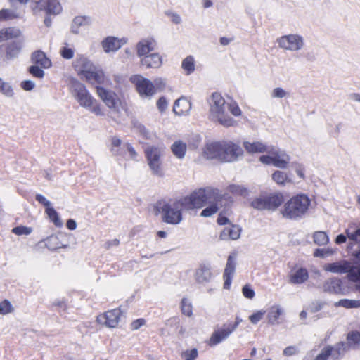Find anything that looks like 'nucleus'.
Here are the masks:
<instances>
[{
	"mask_svg": "<svg viewBox=\"0 0 360 360\" xmlns=\"http://www.w3.org/2000/svg\"><path fill=\"white\" fill-rule=\"evenodd\" d=\"M208 103L210 118L212 121L226 127L237 125V122L229 115L230 112L235 117L241 115L242 111L236 102H226L221 94L214 92L208 98Z\"/></svg>",
	"mask_w": 360,
	"mask_h": 360,
	"instance_id": "f257e3e1",
	"label": "nucleus"
},
{
	"mask_svg": "<svg viewBox=\"0 0 360 360\" xmlns=\"http://www.w3.org/2000/svg\"><path fill=\"white\" fill-rule=\"evenodd\" d=\"M311 205V200L305 194H298L287 200L279 213L283 218L288 220H299L307 213Z\"/></svg>",
	"mask_w": 360,
	"mask_h": 360,
	"instance_id": "f03ea898",
	"label": "nucleus"
},
{
	"mask_svg": "<svg viewBox=\"0 0 360 360\" xmlns=\"http://www.w3.org/2000/svg\"><path fill=\"white\" fill-rule=\"evenodd\" d=\"M70 89L72 96L81 107L97 116L104 115L101 104L90 94L84 84L75 79H71Z\"/></svg>",
	"mask_w": 360,
	"mask_h": 360,
	"instance_id": "7ed1b4c3",
	"label": "nucleus"
},
{
	"mask_svg": "<svg viewBox=\"0 0 360 360\" xmlns=\"http://www.w3.org/2000/svg\"><path fill=\"white\" fill-rule=\"evenodd\" d=\"M156 208L158 212L163 213V221L171 224H179L182 221V211L189 210L184 197L169 202H158Z\"/></svg>",
	"mask_w": 360,
	"mask_h": 360,
	"instance_id": "20e7f679",
	"label": "nucleus"
},
{
	"mask_svg": "<svg viewBox=\"0 0 360 360\" xmlns=\"http://www.w3.org/2000/svg\"><path fill=\"white\" fill-rule=\"evenodd\" d=\"M223 194L217 188L212 187L201 188L194 191L190 195L184 197L187 208L192 210L200 208L213 200L217 202L221 201Z\"/></svg>",
	"mask_w": 360,
	"mask_h": 360,
	"instance_id": "39448f33",
	"label": "nucleus"
},
{
	"mask_svg": "<svg viewBox=\"0 0 360 360\" xmlns=\"http://www.w3.org/2000/svg\"><path fill=\"white\" fill-rule=\"evenodd\" d=\"M352 265L347 260H340L333 263H326L323 266L326 271L333 274H343L347 273V278L349 281L356 283V288L360 291V266Z\"/></svg>",
	"mask_w": 360,
	"mask_h": 360,
	"instance_id": "423d86ee",
	"label": "nucleus"
},
{
	"mask_svg": "<svg viewBox=\"0 0 360 360\" xmlns=\"http://www.w3.org/2000/svg\"><path fill=\"white\" fill-rule=\"evenodd\" d=\"M164 148L149 146L145 150L148 165L155 175L162 176L163 175L162 157Z\"/></svg>",
	"mask_w": 360,
	"mask_h": 360,
	"instance_id": "0eeeda50",
	"label": "nucleus"
},
{
	"mask_svg": "<svg viewBox=\"0 0 360 360\" xmlns=\"http://www.w3.org/2000/svg\"><path fill=\"white\" fill-rule=\"evenodd\" d=\"M32 9L35 13L43 11L46 16L44 22H46L48 18L60 15L63 6L59 0H38L34 2Z\"/></svg>",
	"mask_w": 360,
	"mask_h": 360,
	"instance_id": "6e6552de",
	"label": "nucleus"
},
{
	"mask_svg": "<svg viewBox=\"0 0 360 360\" xmlns=\"http://www.w3.org/2000/svg\"><path fill=\"white\" fill-rule=\"evenodd\" d=\"M221 162L230 163L237 161L243 155L242 148L230 140L221 141Z\"/></svg>",
	"mask_w": 360,
	"mask_h": 360,
	"instance_id": "1a4fd4ad",
	"label": "nucleus"
},
{
	"mask_svg": "<svg viewBox=\"0 0 360 360\" xmlns=\"http://www.w3.org/2000/svg\"><path fill=\"white\" fill-rule=\"evenodd\" d=\"M129 80L135 86L139 96L143 98H150L156 93L153 83L141 75H134Z\"/></svg>",
	"mask_w": 360,
	"mask_h": 360,
	"instance_id": "9d476101",
	"label": "nucleus"
},
{
	"mask_svg": "<svg viewBox=\"0 0 360 360\" xmlns=\"http://www.w3.org/2000/svg\"><path fill=\"white\" fill-rule=\"evenodd\" d=\"M122 314L123 311L120 307L108 310L100 314L96 317V322L108 328H116L118 327Z\"/></svg>",
	"mask_w": 360,
	"mask_h": 360,
	"instance_id": "9b49d317",
	"label": "nucleus"
},
{
	"mask_svg": "<svg viewBox=\"0 0 360 360\" xmlns=\"http://www.w3.org/2000/svg\"><path fill=\"white\" fill-rule=\"evenodd\" d=\"M278 46L284 50L297 51L304 46V40L302 36L290 34L281 37L277 39Z\"/></svg>",
	"mask_w": 360,
	"mask_h": 360,
	"instance_id": "f8f14e48",
	"label": "nucleus"
},
{
	"mask_svg": "<svg viewBox=\"0 0 360 360\" xmlns=\"http://www.w3.org/2000/svg\"><path fill=\"white\" fill-rule=\"evenodd\" d=\"M221 141H208L201 149L200 157L206 160H217L221 162Z\"/></svg>",
	"mask_w": 360,
	"mask_h": 360,
	"instance_id": "ddd939ff",
	"label": "nucleus"
},
{
	"mask_svg": "<svg viewBox=\"0 0 360 360\" xmlns=\"http://www.w3.org/2000/svg\"><path fill=\"white\" fill-rule=\"evenodd\" d=\"M97 94L108 108L112 111L117 112L121 105V101L117 95L103 87H97Z\"/></svg>",
	"mask_w": 360,
	"mask_h": 360,
	"instance_id": "4468645a",
	"label": "nucleus"
},
{
	"mask_svg": "<svg viewBox=\"0 0 360 360\" xmlns=\"http://www.w3.org/2000/svg\"><path fill=\"white\" fill-rule=\"evenodd\" d=\"M322 289L326 292L335 295H346L349 292V288L342 285L340 278L335 277L326 280L323 284Z\"/></svg>",
	"mask_w": 360,
	"mask_h": 360,
	"instance_id": "2eb2a0df",
	"label": "nucleus"
},
{
	"mask_svg": "<svg viewBox=\"0 0 360 360\" xmlns=\"http://www.w3.org/2000/svg\"><path fill=\"white\" fill-rule=\"evenodd\" d=\"M82 79H86L91 84H102L105 85H110V81L106 78L101 70H82L80 72Z\"/></svg>",
	"mask_w": 360,
	"mask_h": 360,
	"instance_id": "dca6fc26",
	"label": "nucleus"
},
{
	"mask_svg": "<svg viewBox=\"0 0 360 360\" xmlns=\"http://www.w3.org/2000/svg\"><path fill=\"white\" fill-rule=\"evenodd\" d=\"M127 43V39L125 37L117 38L110 36L102 41L101 46L105 53H110L116 52Z\"/></svg>",
	"mask_w": 360,
	"mask_h": 360,
	"instance_id": "f3484780",
	"label": "nucleus"
},
{
	"mask_svg": "<svg viewBox=\"0 0 360 360\" xmlns=\"http://www.w3.org/2000/svg\"><path fill=\"white\" fill-rule=\"evenodd\" d=\"M234 330L229 325H224L222 328L215 330L210 338L209 345L211 346L220 343L226 339Z\"/></svg>",
	"mask_w": 360,
	"mask_h": 360,
	"instance_id": "a211bd4d",
	"label": "nucleus"
},
{
	"mask_svg": "<svg viewBox=\"0 0 360 360\" xmlns=\"http://www.w3.org/2000/svg\"><path fill=\"white\" fill-rule=\"evenodd\" d=\"M284 309L280 304H274L268 308L266 322L270 326L280 324V316L283 314Z\"/></svg>",
	"mask_w": 360,
	"mask_h": 360,
	"instance_id": "6ab92c4d",
	"label": "nucleus"
},
{
	"mask_svg": "<svg viewBox=\"0 0 360 360\" xmlns=\"http://www.w3.org/2000/svg\"><path fill=\"white\" fill-rule=\"evenodd\" d=\"M194 278L195 281L200 284L210 282L212 278L210 267L205 264L200 265L195 271Z\"/></svg>",
	"mask_w": 360,
	"mask_h": 360,
	"instance_id": "aec40b11",
	"label": "nucleus"
},
{
	"mask_svg": "<svg viewBox=\"0 0 360 360\" xmlns=\"http://www.w3.org/2000/svg\"><path fill=\"white\" fill-rule=\"evenodd\" d=\"M274 166L281 169H286L290 162V156L285 151L276 150L273 152Z\"/></svg>",
	"mask_w": 360,
	"mask_h": 360,
	"instance_id": "412c9836",
	"label": "nucleus"
},
{
	"mask_svg": "<svg viewBox=\"0 0 360 360\" xmlns=\"http://www.w3.org/2000/svg\"><path fill=\"white\" fill-rule=\"evenodd\" d=\"M155 41L152 39H145L140 41L136 45L137 55L139 56H147L148 53L155 49Z\"/></svg>",
	"mask_w": 360,
	"mask_h": 360,
	"instance_id": "4be33fe9",
	"label": "nucleus"
},
{
	"mask_svg": "<svg viewBox=\"0 0 360 360\" xmlns=\"http://www.w3.org/2000/svg\"><path fill=\"white\" fill-rule=\"evenodd\" d=\"M236 268L235 257L230 255L228 257L227 263L224 273V278L225 279L224 288L229 289L231 285V279L233 276Z\"/></svg>",
	"mask_w": 360,
	"mask_h": 360,
	"instance_id": "5701e85b",
	"label": "nucleus"
},
{
	"mask_svg": "<svg viewBox=\"0 0 360 360\" xmlns=\"http://www.w3.org/2000/svg\"><path fill=\"white\" fill-rule=\"evenodd\" d=\"M345 233L352 243H360V223H349L345 229Z\"/></svg>",
	"mask_w": 360,
	"mask_h": 360,
	"instance_id": "b1692460",
	"label": "nucleus"
},
{
	"mask_svg": "<svg viewBox=\"0 0 360 360\" xmlns=\"http://www.w3.org/2000/svg\"><path fill=\"white\" fill-rule=\"evenodd\" d=\"M240 228L236 225H229L225 227L220 233L221 240H236L240 236Z\"/></svg>",
	"mask_w": 360,
	"mask_h": 360,
	"instance_id": "393cba45",
	"label": "nucleus"
},
{
	"mask_svg": "<svg viewBox=\"0 0 360 360\" xmlns=\"http://www.w3.org/2000/svg\"><path fill=\"white\" fill-rule=\"evenodd\" d=\"M191 108V103L185 98L177 99L174 105L173 111L177 115H187Z\"/></svg>",
	"mask_w": 360,
	"mask_h": 360,
	"instance_id": "a878e982",
	"label": "nucleus"
},
{
	"mask_svg": "<svg viewBox=\"0 0 360 360\" xmlns=\"http://www.w3.org/2000/svg\"><path fill=\"white\" fill-rule=\"evenodd\" d=\"M308 271L306 269L299 268L291 271L289 282L292 284H301L308 279Z\"/></svg>",
	"mask_w": 360,
	"mask_h": 360,
	"instance_id": "bb28decb",
	"label": "nucleus"
},
{
	"mask_svg": "<svg viewBox=\"0 0 360 360\" xmlns=\"http://www.w3.org/2000/svg\"><path fill=\"white\" fill-rule=\"evenodd\" d=\"M170 149L177 159L182 160L187 151V144L181 140H176L171 145Z\"/></svg>",
	"mask_w": 360,
	"mask_h": 360,
	"instance_id": "cd10ccee",
	"label": "nucleus"
},
{
	"mask_svg": "<svg viewBox=\"0 0 360 360\" xmlns=\"http://www.w3.org/2000/svg\"><path fill=\"white\" fill-rule=\"evenodd\" d=\"M243 147L248 153H264L267 146L262 141H245Z\"/></svg>",
	"mask_w": 360,
	"mask_h": 360,
	"instance_id": "c85d7f7f",
	"label": "nucleus"
},
{
	"mask_svg": "<svg viewBox=\"0 0 360 360\" xmlns=\"http://www.w3.org/2000/svg\"><path fill=\"white\" fill-rule=\"evenodd\" d=\"M266 208L268 210H276L283 202V195L281 193L266 195Z\"/></svg>",
	"mask_w": 360,
	"mask_h": 360,
	"instance_id": "c756f323",
	"label": "nucleus"
},
{
	"mask_svg": "<svg viewBox=\"0 0 360 360\" xmlns=\"http://www.w3.org/2000/svg\"><path fill=\"white\" fill-rule=\"evenodd\" d=\"M141 63L148 68H157L162 65V58L158 54L152 53L142 58Z\"/></svg>",
	"mask_w": 360,
	"mask_h": 360,
	"instance_id": "7c9ffc66",
	"label": "nucleus"
},
{
	"mask_svg": "<svg viewBox=\"0 0 360 360\" xmlns=\"http://www.w3.org/2000/svg\"><path fill=\"white\" fill-rule=\"evenodd\" d=\"M32 60L44 68H49L52 65L51 60L41 51L34 52L32 55Z\"/></svg>",
	"mask_w": 360,
	"mask_h": 360,
	"instance_id": "2f4dec72",
	"label": "nucleus"
},
{
	"mask_svg": "<svg viewBox=\"0 0 360 360\" xmlns=\"http://www.w3.org/2000/svg\"><path fill=\"white\" fill-rule=\"evenodd\" d=\"M44 243V245L51 250H55L60 248H65L68 247V245L61 244L58 236L56 235H51L44 240L40 242V243Z\"/></svg>",
	"mask_w": 360,
	"mask_h": 360,
	"instance_id": "473e14b6",
	"label": "nucleus"
},
{
	"mask_svg": "<svg viewBox=\"0 0 360 360\" xmlns=\"http://www.w3.org/2000/svg\"><path fill=\"white\" fill-rule=\"evenodd\" d=\"M271 176L273 181L278 185L285 186L288 184H292V179L284 172L276 170L272 174Z\"/></svg>",
	"mask_w": 360,
	"mask_h": 360,
	"instance_id": "72a5a7b5",
	"label": "nucleus"
},
{
	"mask_svg": "<svg viewBox=\"0 0 360 360\" xmlns=\"http://www.w3.org/2000/svg\"><path fill=\"white\" fill-rule=\"evenodd\" d=\"M20 35V31L14 27L3 29L0 31V42L18 37Z\"/></svg>",
	"mask_w": 360,
	"mask_h": 360,
	"instance_id": "f704fd0d",
	"label": "nucleus"
},
{
	"mask_svg": "<svg viewBox=\"0 0 360 360\" xmlns=\"http://www.w3.org/2000/svg\"><path fill=\"white\" fill-rule=\"evenodd\" d=\"M22 46L19 42H12L7 45L6 58L8 60L16 57L21 50Z\"/></svg>",
	"mask_w": 360,
	"mask_h": 360,
	"instance_id": "c9c22d12",
	"label": "nucleus"
},
{
	"mask_svg": "<svg viewBox=\"0 0 360 360\" xmlns=\"http://www.w3.org/2000/svg\"><path fill=\"white\" fill-rule=\"evenodd\" d=\"M349 348L347 343L343 342H339L335 347H330L332 349L330 356L334 359H338Z\"/></svg>",
	"mask_w": 360,
	"mask_h": 360,
	"instance_id": "e433bc0d",
	"label": "nucleus"
},
{
	"mask_svg": "<svg viewBox=\"0 0 360 360\" xmlns=\"http://www.w3.org/2000/svg\"><path fill=\"white\" fill-rule=\"evenodd\" d=\"M181 68L186 72V75H189L195 71V63L193 56H188L185 58L181 63Z\"/></svg>",
	"mask_w": 360,
	"mask_h": 360,
	"instance_id": "4c0bfd02",
	"label": "nucleus"
},
{
	"mask_svg": "<svg viewBox=\"0 0 360 360\" xmlns=\"http://www.w3.org/2000/svg\"><path fill=\"white\" fill-rule=\"evenodd\" d=\"M226 191L231 193L234 195H240L245 197L248 195L249 192L247 188L243 185L231 184L226 187Z\"/></svg>",
	"mask_w": 360,
	"mask_h": 360,
	"instance_id": "58836bf2",
	"label": "nucleus"
},
{
	"mask_svg": "<svg viewBox=\"0 0 360 360\" xmlns=\"http://www.w3.org/2000/svg\"><path fill=\"white\" fill-rule=\"evenodd\" d=\"M20 14L12 9H2L0 11V21H8L18 19Z\"/></svg>",
	"mask_w": 360,
	"mask_h": 360,
	"instance_id": "ea45409f",
	"label": "nucleus"
},
{
	"mask_svg": "<svg viewBox=\"0 0 360 360\" xmlns=\"http://www.w3.org/2000/svg\"><path fill=\"white\" fill-rule=\"evenodd\" d=\"M250 205L254 209L258 210H267L266 195H260L259 196L254 198Z\"/></svg>",
	"mask_w": 360,
	"mask_h": 360,
	"instance_id": "a19ab883",
	"label": "nucleus"
},
{
	"mask_svg": "<svg viewBox=\"0 0 360 360\" xmlns=\"http://www.w3.org/2000/svg\"><path fill=\"white\" fill-rule=\"evenodd\" d=\"M313 240L317 245H325L328 243L329 238L324 231H316L313 234Z\"/></svg>",
	"mask_w": 360,
	"mask_h": 360,
	"instance_id": "79ce46f5",
	"label": "nucleus"
},
{
	"mask_svg": "<svg viewBox=\"0 0 360 360\" xmlns=\"http://www.w3.org/2000/svg\"><path fill=\"white\" fill-rule=\"evenodd\" d=\"M46 213L49 217V219L58 227H60L63 225V221L59 217L58 214L54 210L53 207H49L46 208Z\"/></svg>",
	"mask_w": 360,
	"mask_h": 360,
	"instance_id": "37998d69",
	"label": "nucleus"
},
{
	"mask_svg": "<svg viewBox=\"0 0 360 360\" xmlns=\"http://www.w3.org/2000/svg\"><path fill=\"white\" fill-rule=\"evenodd\" d=\"M347 344L349 347L356 348L360 346V333H349L347 338Z\"/></svg>",
	"mask_w": 360,
	"mask_h": 360,
	"instance_id": "c03bdc74",
	"label": "nucleus"
},
{
	"mask_svg": "<svg viewBox=\"0 0 360 360\" xmlns=\"http://www.w3.org/2000/svg\"><path fill=\"white\" fill-rule=\"evenodd\" d=\"M335 305L347 309L360 308V300L342 299L336 302Z\"/></svg>",
	"mask_w": 360,
	"mask_h": 360,
	"instance_id": "a18cd8bd",
	"label": "nucleus"
},
{
	"mask_svg": "<svg viewBox=\"0 0 360 360\" xmlns=\"http://www.w3.org/2000/svg\"><path fill=\"white\" fill-rule=\"evenodd\" d=\"M15 311V307L8 300H4L0 302V315H7Z\"/></svg>",
	"mask_w": 360,
	"mask_h": 360,
	"instance_id": "49530a36",
	"label": "nucleus"
},
{
	"mask_svg": "<svg viewBox=\"0 0 360 360\" xmlns=\"http://www.w3.org/2000/svg\"><path fill=\"white\" fill-rule=\"evenodd\" d=\"M137 132L146 139L153 140L156 137L154 132L150 131L144 125L139 124L136 126Z\"/></svg>",
	"mask_w": 360,
	"mask_h": 360,
	"instance_id": "de8ad7c7",
	"label": "nucleus"
},
{
	"mask_svg": "<svg viewBox=\"0 0 360 360\" xmlns=\"http://www.w3.org/2000/svg\"><path fill=\"white\" fill-rule=\"evenodd\" d=\"M220 207H221V201H218L217 202L216 201H214V204L206 207L201 212L200 216L205 217H210V216L213 215L214 214H215L219 210Z\"/></svg>",
	"mask_w": 360,
	"mask_h": 360,
	"instance_id": "09e8293b",
	"label": "nucleus"
},
{
	"mask_svg": "<svg viewBox=\"0 0 360 360\" xmlns=\"http://www.w3.org/2000/svg\"><path fill=\"white\" fill-rule=\"evenodd\" d=\"M270 96L271 98L282 99L288 97L289 92L282 87H275L271 90Z\"/></svg>",
	"mask_w": 360,
	"mask_h": 360,
	"instance_id": "8fccbe9b",
	"label": "nucleus"
},
{
	"mask_svg": "<svg viewBox=\"0 0 360 360\" xmlns=\"http://www.w3.org/2000/svg\"><path fill=\"white\" fill-rule=\"evenodd\" d=\"M0 92L7 97H12L14 95V91L11 85L4 82L0 78Z\"/></svg>",
	"mask_w": 360,
	"mask_h": 360,
	"instance_id": "3c124183",
	"label": "nucleus"
},
{
	"mask_svg": "<svg viewBox=\"0 0 360 360\" xmlns=\"http://www.w3.org/2000/svg\"><path fill=\"white\" fill-rule=\"evenodd\" d=\"M181 311H182V313L184 315H186V316H187L188 317L192 316V314H193V311H192L193 307H192L191 302L189 301L188 299H187L186 297H184L181 300Z\"/></svg>",
	"mask_w": 360,
	"mask_h": 360,
	"instance_id": "603ef678",
	"label": "nucleus"
},
{
	"mask_svg": "<svg viewBox=\"0 0 360 360\" xmlns=\"http://www.w3.org/2000/svg\"><path fill=\"white\" fill-rule=\"evenodd\" d=\"M336 252L335 249L333 248H317L314 252V256L316 257L324 258L334 255Z\"/></svg>",
	"mask_w": 360,
	"mask_h": 360,
	"instance_id": "864d4df0",
	"label": "nucleus"
},
{
	"mask_svg": "<svg viewBox=\"0 0 360 360\" xmlns=\"http://www.w3.org/2000/svg\"><path fill=\"white\" fill-rule=\"evenodd\" d=\"M266 311L264 310H257L254 311L251 315L249 316L248 319L250 323L256 325L262 319H263Z\"/></svg>",
	"mask_w": 360,
	"mask_h": 360,
	"instance_id": "5fc2aeb1",
	"label": "nucleus"
},
{
	"mask_svg": "<svg viewBox=\"0 0 360 360\" xmlns=\"http://www.w3.org/2000/svg\"><path fill=\"white\" fill-rule=\"evenodd\" d=\"M198 356V349L193 348L192 349H186L182 352L181 356L183 360H195Z\"/></svg>",
	"mask_w": 360,
	"mask_h": 360,
	"instance_id": "6e6d98bb",
	"label": "nucleus"
},
{
	"mask_svg": "<svg viewBox=\"0 0 360 360\" xmlns=\"http://www.w3.org/2000/svg\"><path fill=\"white\" fill-rule=\"evenodd\" d=\"M60 53L63 58L70 60L74 57L75 51L73 49L69 47L67 44H65V45L60 48Z\"/></svg>",
	"mask_w": 360,
	"mask_h": 360,
	"instance_id": "4d7b16f0",
	"label": "nucleus"
},
{
	"mask_svg": "<svg viewBox=\"0 0 360 360\" xmlns=\"http://www.w3.org/2000/svg\"><path fill=\"white\" fill-rule=\"evenodd\" d=\"M243 295L249 300L254 298L255 292L250 284H245L242 288Z\"/></svg>",
	"mask_w": 360,
	"mask_h": 360,
	"instance_id": "13d9d810",
	"label": "nucleus"
},
{
	"mask_svg": "<svg viewBox=\"0 0 360 360\" xmlns=\"http://www.w3.org/2000/svg\"><path fill=\"white\" fill-rule=\"evenodd\" d=\"M32 231V229L31 228L22 226L15 227L12 230L13 233L18 236L29 235Z\"/></svg>",
	"mask_w": 360,
	"mask_h": 360,
	"instance_id": "bf43d9fd",
	"label": "nucleus"
},
{
	"mask_svg": "<svg viewBox=\"0 0 360 360\" xmlns=\"http://www.w3.org/2000/svg\"><path fill=\"white\" fill-rule=\"evenodd\" d=\"M332 349H330V346H328L323 349L321 352L315 358L314 360H327L328 356H330Z\"/></svg>",
	"mask_w": 360,
	"mask_h": 360,
	"instance_id": "052dcab7",
	"label": "nucleus"
},
{
	"mask_svg": "<svg viewBox=\"0 0 360 360\" xmlns=\"http://www.w3.org/2000/svg\"><path fill=\"white\" fill-rule=\"evenodd\" d=\"M29 72L34 77L41 79L44 76V72L38 66L32 65L29 68Z\"/></svg>",
	"mask_w": 360,
	"mask_h": 360,
	"instance_id": "680f3d73",
	"label": "nucleus"
},
{
	"mask_svg": "<svg viewBox=\"0 0 360 360\" xmlns=\"http://www.w3.org/2000/svg\"><path fill=\"white\" fill-rule=\"evenodd\" d=\"M168 103L165 97H160L158 102H157V106L158 110L163 112L166 110L167 108Z\"/></svg>",
	"mask_w": 360,
	"mask_h": 360,
	"instance_id": "e2e57ef3",
	"label": "nucleus"
},
{
	"mask_svg": "<svg viewBox=\"0 0 360 360\" xmlns=\"http://www.w3.org/2000/svg\"><path fill=\"white\" fill-rule=\"evenodd\" d=\"M259 161L264 165H274L273 152L270 155L260 156Z\"/></svg>",
	"mask_w": 360,
	"mask_h": 360,
	"instance_id": "0e129e2a",
	"label": "nucleus"
},
{
	"mask_svg": "<svg viewBox=\"0 0 360 360\" xmlns=\"http://www.w3.org/2000/svg\"><path fill=\"white\" fill-rule=\"evenodd\" d=\"M283 354L287 356H292L297 353V348L295 346L287 347L283 350Z\"/></svg>",
	"mask_w": 360,
	"mask_h": 360,
	"instance_id": "69168bd1",
	"label": "nucleus"
},
{
	"mask_svg": "<svg viewBox=\"0 0 360 360\" xmlns=\"http://www.w3.org/2000/svg\"><path fill=\"white\" fill-rule=\"evenodd\" d=\"M36 200L39 202L43 204L46 207V208L51 207V202L41 194L36 195Z\"/></svg>",
	"mask_w": 360,
	"mask_h": 360,
	"instance_id": "338daca9",
	"label": "nucleus"
},
{
	"mask_svg": "<svg viewBox=\"0 0 360 360\" xmlns=\"http://www.w3.org/2000/svg\"><path fill=\"white\" fill-rule=\"evenodd\" d=\"M34 82L30 80L24 81L21 84L22 88L25 91H31L34 89Z\"/></svg>",
	"mask_w": 360,
	"mask_h": 360,
	"instance_id": "774afa93",
	"label": "nucleus"
}]
</instances>
